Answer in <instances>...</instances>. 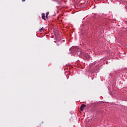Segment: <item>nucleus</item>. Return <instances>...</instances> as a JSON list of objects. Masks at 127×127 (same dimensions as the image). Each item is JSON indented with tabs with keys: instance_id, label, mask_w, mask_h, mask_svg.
Masks as SVG:
<instances>
[{
	"instance_id": "f257e3e1",
	"label": "nucleus",
	"mask_w": 127,
	"mask_h": 127,
	"mask_svg": "<svg viewBox=\"0 0 127 127\" xmlns=\"http://www.w3.org/2000/svg\"><path fill=\"white\" fill-rule=\"evenodd\" d=\"M84 57L86 60H89V59H90V55H89L88 53H85L84 54Z\"/></svg>"
},
{
	"instance_id": "f03ea898",
	"label": "nucleus",
	"mask_w": 127,
	"mask_h": 127,
	"mask_svg": "<svg viewBox=\"0 0 127 127\" xmlns=\"http://www.w3.org/2000/svg\"><path fill=\"white\" fill-rule=\"evenodd\" d=\"M85 107H86V105L85 104H82L81 106L80 107V110L81 112H83L84 109H85Z\"/></svg>"
},
{
	"instance_id": "7ed1b4c3",
	"label": "nucleus",
	"mask_w": 127,
	"mask_h": 127,
	"mask_svg": "<svg viewBox=\"0 0 127 127\" xmlns=\"http://www.w3.org/2000/svg\"><path fill=\"white\" fill-rule=\"evenodd\" d=\"M42 18H43V19L45 20V13L42 14Z\"/></svg>"
},
{
	"instance_id": "20e7f679",
	"label": "nucleus",
	"mask_w": 127,
	"mask_h": 127,
	"mask_svg": "<svg viewBox=\"0 0 127 127\" xmlns=\"http://www.w3.org/2000/svg\"><path fill=\"white\" fill-rule=\"evenodd\" d=\"M48 14H49V12H47L46 14V18H48Z\"/></svg>"
},
{
	"instance_id": "39448f33",
	"label": "nucleus",
	"mask_w": 127,
	"mask_h": 127,
	"mask_svg": "<svg viewBox=\"0 0 127 127\" xmlns=\"http://www.w3.org/2000/svg\"><path fill=\"white\" fill-rule=\"evenodd\" d=\"M44 29V28L43 27V28H41V29L39 30V31L40 32H42V31H43Z\"/></svg>"
},
{
	"instance_id": "423d86ee",
	"label": "nucleus",
	"mask_w": 127,
	"mask_h": 127,
	"mask_svg": "<svg viewBox=\"0 0 127 127\" xmlns=\"http://www.w3.org/2000/svg\"><path fill=\"white\" fill-rule=\"evenodd\" d=\"M22 1H25V0H22Z\"/></svg>"
}]
</instances>
